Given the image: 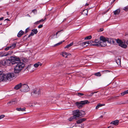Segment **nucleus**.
I'll return each instance as SVG.
<instances>
[{
    "mask_svg": "<svg viewBox=\"0 0 128 128\" xmlns=\"http://www.w3.org/2000/svg\"><path fill=\"white\" fill-rule=\"evenodd\" d=\"M14 76V74L12 73H8L6 75L2 74V72L0 71V81H6L7 80H11Z\"/></svg>",
    "mask_w": 128,
    "mask_h": 128,
    "instance_id": "obj_1",
    "label": "nucleus"
},
{
    "mask_svg": "<svg viewBox=\"0 0 128 128\" xmlns=\"http://www.w3.org/2000/svg\"><path fill=\"white\" fill-rule=\"evenodd\" d=\"M14 68V72L15 74L18 73L20 72L24 68V64L22 62H19L18 63Z\"/></svg>",
    "mask_w": 128,
    "mask_h": 128,
    "instance_id": "obj_2",
    "label": "nucleus"
},
{
    "mask_svg": "<svg viewBox=\"0 0 128 128\" xmlns=\"http://www.w3.org/2000/svg\"><path fill=\"white\" fill-rule=\"evenodd\" d=\"M20 59L18 58L12 57L11 59H7L6 65L10 66L11 64H16V61L19 60Z\"/></svg>",
    "mask_w": 128,
    "mask_h": 128,
    "instance_id": "obj_3",
    "label": "nucleus"
},
{
    "mask_svg": "<svg viewBox=\"0 0 128 128\" xmlns=\"http://www.w3.org/2000/svg\"><path fill=\"white\" fill-rule=\"evenodd\" d=\"M73 114L74 117L76 118L80 116H84L85 114V113L83 111H80L79 110H77L73 111Z\"/></svg>",
    "mask_w": 128,
    "mask_h": 128,
    "instance_id": "obj_4",
    "label": "nucleus"
},
{
    "mask_svg": "<svg viewBox=\"0 0 128 128\" xmlns=\"http://www.w3.org/2000/svg\"><path fill=\"white\" fill-rule=\"evenodd\" d=\"M90 102L88 100H86L84 101H82L80 102H76L75 104L79 108H82L84 105L88 104Z\"/></svg>",
    "mask_w": 128,
    "mask_h": 128,
    "instance_id": "obj_5",
    "label": "nucleus"
},
{
    "mask_svg": "<svg viewBox=\"0 0 128 128\" xmlns=\"http://www.w3.org/2000/svg\"><path fill=\"white\" fill-rule=\"evenodd\" d=\"M40 94V92L39 89L36 88L34 89L31 93L32 95L34 97H37Z\"/></svg>",
    "mask_w": 128,
    "mask_h": 128,
    "instance_id": "obj_6",
    "label": "nucleus"
},
{
    "mask_svg": "<svg viewBox=\"0 0 128 128\" xmlns=\"http://www.w3.org/2000/svg\"><path fill=\"white\" fill-rule=\"evenodd\" d=\"M29 90V88L28 85L26 84H22L21 88H20L21 91L24 92H26Z\"/></svg>",
    "mask_w": 128,
    "mask_h": 128,
    "instance_id": "obj_7",
    "label": "nucleus"
},
{
    "mask_svg": "<svg viewBox=\"0 0 128 128\" xmlns=\"http://www.w3.org/2000/svg\"><path fill=\"white\" fill-rule=\"evenodd\" d=\"M106 42H100L98 44H92V46H101L103 47L106 46Z\"/></svg>",
    "mask_w": 128,
    "mask_h": 128,
    "instance_id": "obj_8",
    "label": "nucleus"
},
{
    "mask_svg": "<svg viewBox=\"0 0 128 128\" xmlns=\"http://www.w3.org/2000/svg\"><path fill=\"white\" fill-rule=\"evenodd\" d=\"M116 42L119 44V45L121 47L124 48H126L127 47V45L125 44L121 40H117Z\"/></svg>",
    "mask_w": 128,
    "mask_h": 128,
    "instance_id": "obj_9",
    "label": "nucleus"
},
{
    "mask_svg": "<svg viewBox=\"0 0 128 128\" xmlns=\"http://www.w3.org/2000/svg\"><path fill=\"white\" fill-rule=\"evenodd\" d=\"M100 40L101 41L100 42H106L108 40V38H105L103 36H101L100 38Z\"/></svg>",
    "mask_w": 128,
    "mask_h": 128,
    "instance_id": "obj_10",
    "label": "nucleus"
},
{
    "mask_svg": "<svg viewBox=\"0 0 128 128\" xmlns=\"http://www.w3.org/2000/svg\"><path fill=\"white\" fill-rule=\"evenodd\" d=\"M115 60L118 65H120V59L119 57L116 56L115 58Z\"/></svg>",
    "mask_w": 128,
    "mask_h": 128,
    "instance_id": "obj_11",
    "label": "nucleus"
},
{
    "mask_svg": "<svg viewBox=\"0 0 128 128\" xmlns=\"http://www.w3.org/2000/svg\"><path fill=\"white\" fill-rule=\"evenodd\" d=\"M22 83H20L19 84L16 85L14 87V89L18 90L20 88H21L22 86Z\"/></svg>",
    "mask_w": 128,
    "mask_h": 128,
    "instance_id": "obj_12",
    "label": "nucleus"
},
{
    "mask_svg": "<svg viewBox=\"0 0 128 128\" xmlns=\"http://www.w3.org/2000/svg\"><path fill=\"white\" fill-rule=\"evenodd\" d=\"M119 121L118 120H116L112 121L110 123V124H113L114 125L116 126L118 125L119 123Z\"/></svg>",
    "mask_w": 128,
    "mask_h": 128,
    "instance_id": "obj_13",
    "label": "nucleus"
},
{
    "mask_svg": "<svg viewBox=\"0 0 128 128\" xmlns=\"http://www.w3.org/2000/svg\"><path fill=\"white\" fill-rule=\"evenodd\" d=\"M24 33V32L22 30H20L18 33L17 36L19 38Z\"/></svg>",
    "mask_w": 128,
    "mask_h": 128,
    "instance_id": "obj_14",
    "label": "nucleus"
},
{
    "mask_svg": "<svg viewBox=\"0 0 128 128\" xmlns=\"http://www.w3.org/2000/svg\"><path fill=\"white\" fill-rule=\"evenodd\" d=\"M86 119L85 118H82L76 121V123L77 124H80L83 122L85 121Z\"/></svg>",
    "mask_w": 128,
    "mask_h": 128,
    "instance_id": "obj_15",
    "label": "nucleus"
},
{
    "mask_svg": "<svg viewBox=\"0 0 128 128\" xmlns=\"http://www.w3.org/2000/svg\"><path fill=\"white\" fill-rule=\"evenodd\" d=\"M17 102L16 100H12L10 101L9 102H8V105H9L10 104H11L9 105H10L11 104H15L17 103Z\"/></svg>",
    "mask_w": 128,
    "mask_h": 128,
    "instance_id": "obj_16",
    "label": "nucleus"
},
{
    "mask_svg": "<svg viewBox=\"0 0 128 128\" xmlns=\"http://www.w3.org/2000/svg\"><path fill=\"white\" fill-rule=\"evenodd\" d=\"M120 12V9H118L114 11V15H116L118 14Z\"/></svg>",
    "mask_w": 128,
    "mask_h": 128,
    "instance_id": "obj_17",
    "label": "nucleus"
},
{
    "mask_svg": "<svg viewBox=\"0 0 128 128\" xmlns=\"http://www.w3.org/2000/svg\"><path fill=\"white\" fill-rule=\"evenodd\" d=\"M6 61L7 59H4V60H2L1 61L0 63L3 65H6Z\"/></svg>",
    "mask_w": 128,
    "mask_h": 128,
    "instance_id": "obj_18",
    "label": "nucleus"
},
{
    "mask_svg": "<svg viewBox=\"0 0 128 128\" xmlns=\"http://www.w3.org/2000/svg\"><path fill=\"white\" fill-rule=\"evenodd\" d=\"M25 108H16V110L19 111H24L25 110Z\"/></svg>",
    "mask_w": 128,
    "mask_h": 128,
    "instance_id": "obj_19",
    "label": "nucleus"
},
{
    "mask_svg": "<svg viewBox=\"0 0 128 128\" xmlns=\"http://www.w3.org/2000/svg\"><path fill=\"white\" fill-rule=\"evenodd\" d=\"M82 46L84 47L88 46V42L87 41L86 42H82L81 44Z\"/></svg>",
    "mask_w": 128,
    "mask_h": 128,
    "instance_id": "obj_20",
    "label": "nucleus"
},
{
    "mask_svg": "<svg viewBox=\"0 0 128 128\" xmlns=\"http://www.w3.org/2000/svg\"><path fill=\"white\" fill-rule=\"evenodd\" d=\"M16 42H14L12 43L10 47L11 49H13L16 46Z\"/></svg>",
    "mask_w": 128,
    "mask_h": 128,
    "instance_id": "obj_21",
    "label": "nucleus"
},
{
    "mask_svg": "<svg viewBox=\"0 0 128 128\" xmlns=\"http://www.w3.org/2000/svg\"><path fill=\"white\" fill-rule=\"evenodd\" d=\"M42 65V64L40 62H38L37 63H36L34 64V66L35 68L38 67L39 65L41 66Z\"/></svg>",
    "mask_w": 128,
    "mask_h": 128,
    "instance_id": "obj_22",
    "label": "nucleus"
},
{
    "mask_svg": "<svg viewBox=\"0 0 128 128\" xmlns=\"http://www.w3.org/2000/svg\"><path fill=\"white\" fill-rule=\"evenodd\" d=\"M105 105V104H98V105L96 106V109H97L101 107L102 106H104Z\"/></svg>",
    "mask_w": 128,
    "mask_h": 128,
    "instance_id": "obj_23",
    "label": "nucleus"
},
{
    "mask_svg": "<svg viewBox=\"0 0 128 128\" xmlns=\"http://www.w3.org/2000/svg\"><path fill=\"white\" fill-rule=\"evenodd\" d=\"M73 44V42L71 43L70 44L67 45L65 47H64L65 48H68Z\"/></svg>",
    "mask_w": 128,
    "mask_h": 128,
    "instance_id": "obj_24",
    "label": "nucleus"
},
{
    "mask_svg": "<svg viewBox=\"0 0 128 128\" xmlns=\"http://www.w3.org/2000/svg\"><path fill=\"white\" fill-rule=\"evenodd\" d=\"M126 94H128V90H126L125 91L123 92L121 94L122 96H124Z\"/></svg>",
    "mask_w": 128,
    "mask_h": 128,
    "instance_id": "obj_25",
    "label": "nucleus"
},
{
    "mask_svg": "<svg viewBox=\"0 0 128 128\" xmlns=\"http://www.w3.org/2000/svg\"><path fill=\"white\" fill-rule=\"evenodd\" d=\"M88 10H84L83 11V14L84 15H86V16L88 15Z\"/></svg>",
    "mask_w": 128,
    "mask_h": 128,
    "instance_id": "obj_26",
    "label": "nucleus"
},
{
    "mask_svg": "<svg viewBox=\"0 0 128 128\" xmlns=\"http://www.w3.org/2000/svg\"><path fill=\"white\" fill-rule=\"evenodd\" d=\"M62 55L63 56L66 58L67 57L68 53L66 52H63Z\"/></svg>",
    "mask_w": 128,
    "mask_h": 128,
    "instance_id": "obj_27",
    "label": "nucleus"
},
{
    "mask_svg": "<svg viewBox=\"0 0 128 128\" xmlns=\"http://www.w3.org/2000/svg\"><path fill=\"white\" fill-rule=\"evenodd\" d=\"M32 31L35 34H36L38 32V31L36 29H32Z\"/></svg>",
    "mask_w": 128,
    "mask_h": 128,
    "instance_id": "obj_28",
    "label": "nucleus"
},
{
    "mask_svg": "<svg viewBox=\"0 0 128 128\" xmlns=\"http://www.w3.org/2000/svg\"><path fill=\"white\" fill-rule=\"evenodd\" d=\"M94 75L95 76H101V74L100 72H98L97 73H95Z\"/></svg>",
    "mask_w": 128,
    "mask_h": 128,
    "instance_id": "obj_29",
    "label": "nucleus"
},
{
    "mask_svg": "<svg viewBox=\"0 0 128 128\" xmlns=\"http://www.w3.org/2000/svg\"><path fill=\"white\" fill-rule=\"evenodd\" d=\"M76 118H75L74 117V116H73L71 117L70 118L68 119V120L69 121H72V120H73L74 119Z\"/></svg>",
    "mask_w": 128,
    "mask_h": 128,
    "instance_id": "obj_30",
    "label": "nucleus"
},
{
    "mask_svg": "<svg viewBox=\"0 0 128 128\" xmlns=\"http://www.w3.org/2000/svg\"><path fill=\"white\" fill-rule=\"evenodd\" d=\"M92 36H86L84 38L85 40H89L91 38H92Z\"/></svg>",
    "mask_w": 128,
    "mask_h": 128,
    "instance_id": "obj_31",
    "label": "nucleus"
},
{
    "mask_svg": "<svg viewBox=\"0 0 128 128\" xmlns=\"http://www.w3.org/2000/svg\"><path fill=\"white\" fill-rule=\"evenodd\" d=\"M87 42H88V44H92L94 43V42L93 41L91 40L87 41Z\"/></svg>",
    "mask_w": 128,
    "mask_h": 128,
    "instance_id": "obj_32",
    "label": "nucleus"
},
{
    "mask_svg": "<svg viewBox=\"0 0 128 128\" xmlns=\"http://www.w3.org/2000/svg\"><path fill=\"white\" fill-rule=\"evenodd\" d=\"M123 10L126 12L128 11V6L124 7L123 9Z\"/></svg>",
    "mask_w": 128,
    "mask_h": 128,
    "instance_id": "obj_33",
    "label": "nucleus"
},
{
    "mask_svg": "<svg viewBox=\"0 0 128 128\" xmlns=\"http://www.w3.org/2000/svg\"><path fill=\"white\" fill-rule=\"evenodd\" d=\"M64 41H63L62 42H62H61L58 43H57V44H55L54 45V46H58V45H60V44H62V42H64Z\"/></svg>",
    "mask_w": 128,
    "mask_h": 128,
    "instance_id": "obj_34",
    "label": "nucleus"
},
{
    "mask_svg": "<svg viewBox=\"0 0 128 128\" xmlns=\"http://www.w3.org/2000/svg\"><path fill=\"white\" fill-rule=\"evenodd\" d=\"M100 41L98 39H96L94 41V43H96V44H98L99 43V42H100Z\"/></svg>",
    "mask_w": 128,
    "mask_h": 128,
    "instance_id": "obj_35",
    "label": "nucleus"
},
{
    "mask_svg": "<svg viewBox=\"0 0 128 128\" xmlns=\"http://www.w3.org/2000/svg\"><path fill=\"white\" fill-rule=\"evenodd\" d=\"M102 72H103V73H106L108 72H110V71L108 70H104L102 71Z\"/></svg>",
    "mask_w": 128,
    "mask_h": 128,
    "instance_id": "obj_36",
    "label": "nucleus"
},
{
    "mask_svg": "<svg viewBox=\"0 0 128 128\" xmlns=\"http://www.w3.org/2000/svg\"><path fill=\"white\" fill-rule=\"evenodd\" d=\"M77 95L79 96H81L84 95V94L82 93H78Z\"/></svg>",
    "mask_w": 128,
    "mask_h": 128,
    "instance_id": "obj_37",
    "label": "nucleus"
},
{
    "mask_svg": "<svg viewBox=\"0 0 128 128\" xmlns=\"http://www.w3.org/2000/svg\"><path fill=\"white\" fill-rule=\"evenodd\" d=\"M32 12L35 14L36 13L37 10L36 9L33 10H32Z\"/></svg>",
    "mask_w": 128,
    "mask_h": 128,
    "instance_id": "obj_38",
    "label": "nucleus"
},
{
    "mask_svg": "<svg viewBox=\"0 0 128 128\" xmlns=\"http://www.w3.org/2000/svg\"><path fill=\"white\" fill-rule=\"evenodd\" d=\"M10 48V46H9L5 48L4 50H5L7 51Z\"/></svg>",
    "mask_w": 128,
    "mask_h": 128,
    "instance_id": "obj_39",
    "label": "nucleus"
},
{
    "mask_svg": "<svg viewBox=\"0 0 128 128\" xmlns=\"http://www.w3.org/2000/svg\"><path fill=\"white\" fill-rule=\"evenodd\" d=\"M5 117V115H4L2 114L0 116V119L3 118Z\"/></svg>",
    "mask_w": 128,
    "mask_h": 128,
    "instance_id": "obj_40",
    "label": "nucleus"
},
{
    "mask_svg": "<svg viewBox=\"0 0 128 128\" xmlns=\"http://www.w3.org/2000/svg\"><path fill=\"white\" fill-rule=\"evenodd\" d=\"M40 22H39V21H37L36 22H35L34 23V24H40Z\"/></svg>",
    "mask_w": 128,
    "mask_h": 128,
    "instance_id": "obj_41",
    "label": "nucleus"
},
{
    "mask_svg": "<svg viewBox=\"0 0 128 128\" xmlns=\"http://www.w3.org/2000/svg\"><path fill=\"white\" fill-rule=\"evenodd\" d=\"M29 27L28 28L26 29L25 31L26 33L28 32L29 30Z\"/></svg>",
    "mask_w": 128,
    "mask_h": 128,
    "instance_id": "obj_42",
    "label": "nucleus"
},
{
    "mask_svg": "<svg viewBox=\"0 0 128 128\" xmlns=\"http://www.w3.org/2000/svg\"><path fill=\"white\" fill-rule=\"evenodd\" d=\"M55 34H53L51 36V39H53L54 38V37L55 36Z\"/></svg>",
    "mask_w": 128,
    "mask_h": 128,
    "instance_id": "obj_43",
    "label": "nucleus"
},
{
    "mask_svg": "<svg viewBox=\"0 0 128 128\" xmlns=\"http://www.w3.org/2000/svg\"><path fill=\"white\" fill-rule=\"evenodd\" d=\"M43 27V25L42 24H40L38 26V28H42Z\"/></svg>",
    "mask_w": 128,
    "mask_h": 128,
    "instance_id": "obj_44",
    "label": "nucleus"
},
{
    "mask_svg": "<svg viewBox=\"0 0 128 128\" xmlns=\"http://www.w3.org/2000/svg\"><path fill=\"white\" fill-rule=\"evenodd\" d=\"M119 96H113V97L114 99H116L117 98V97H118Z\"/></svg>",
    "mask_w": 128,
    "mask_h": 128,
    "instance_id": "obj_45",
    "label": "nucleus"
},
{
    "mask_svg": "<svg viewBox=\"0 0 128 128\" xmlns=\"http://www.w3.org/2000/svg\"><path fill=\"white\" fill-rule=\"evenodd\" d=\"M97 92H92L91 94L89 96H92V95L94 94V93H97Z\"/></svg>",
    "mask_w": 128,
    "mask_h": 128,
    "instance_id": "obj_46",
    "label": "nucleus"
},
{
    "mask_svg": "<svg viewBox=\"0 0 128 128\" xmlns=\"http://www.w3.org/2000/svg\"><path fill=\"white\" fill-rule=\"evenodd\" d=\"M104 30V29L103 28H100V29L99 30V31L100 32H101L103 31Z\"/></svg>",
    "mask_w": 128,
    "mask_h": 128,
    "instance_id": "obj_47",
    "label": "nucleus"
},
{
    "mask_svg": "<svg viewBox=\"0 0 128 128\" xmlns=\"http://www.w3.org/2000/svg\"><path fill=\"white\" fill-rule=\"evenodd\" d=\"M44 20L43 19H42L39 20V22H43V21H44Z\"/></svg>",
    "mask_w": 128,
    "mask_h": 128,
    "instance_id": "obj_48",
    "label": "nucleus"
},
{
    "mask_svg": "<svg viewBox=\"0 0 128 128\" xmlns=\"http://www.w3.org/2000/svg\"><path fill=\"white\" fill-rule=\"evenodd\" d=\"M34 34L32 32L30 34V35H31L32 36H33Z\"/></svg>",
    "mask_w": 128,
    "mask_h": 128,
    "instance_id": "obj_49",
    "label": "nucleus"
},
{
    "mask_svg": "<svg viewBox=\"0 0 128 128\" xmlns=\"http://www.w3.org/2000/svg\"><path fill=\"white\" fill-rule=\"evenodd\" d=\"M61 30H60V31H58V32H57L56 34V38H57V34H58V33L60 32Z\"/></svg>",
    "mask_w": 128,
    "mask_h": 128,
    "instance_id": "obj_50",
    "label": "nucleus"
},
{
    "mask_svg": "<svg viewBox=\"0 0 128 128\" xmlns=\"http://www.w3.org/2000/svg\"><path fill=\"white\" fill-rule=\"evenodd\" d=\"M3 18H4L3 17H2L1 18H0V21L3 20Z\"/></svg>",
    "mask_w": 128,
    "mask_h": 128,
    "instance_id": "obj_51",
    "label": "nucleus"
},
{
    "mask_svg": "<svg viewBox=\"0 0 128 128\" xmlns=\"http://www.w3.org/2000/svg\"><path fill=\"white\" fill-rule=\"evenodd\" d=\"M114 99L113 98V96L112 97H111L110 98V99H111V100H112V99Z\"/></svg>",
    "mask_w": 128,
    "mask_h": 128,
    "instance_id": "obj_52",
    "label": "nucleus"
},
{
    "mask_svg": "<svg viewBox=\"0 0 128 128\" xmlns=\"http://www.w3.org/2000/svg\"><path fill=\"white\" fill-rule=\"evenodd\" d=\"M88 4L87 3H86V4H85V6H88Z\"/></svg>",
    "mask_w": 128,
    "mask_h": 128,
    "instance_id": "obj_53",
    "label": "nucleus"
},
{
    "mask_svg": "<svg viewBox=\"0 0 128 128\" xmlns=\"http://www.w3.org/2000/svg\"><path fill=\"white\" fill-rule=\"evenodd\" d=\"M103 117V116L102 115L100 116V118H102Z\"/></svg>",
    "mask_w": 128,
    "mask_h": 128,
    "instance_id": "obj_54",
    "label": "nucleus"
},
{
    "mask_svg": "<svg viewBox=\"0 0 128 128\" xmlns=\"http://www.w3.org/2000/svg\"><path fill=\"white\" fill-rule=\"evenodd\" d=\"M30 36H31V35H30V34L28 36V38H29Z\"/></svg>",
    "mask_w": 128,
    "mask_h": 128,
    "instance_id": "obj_55",
    "label": "nucleus"
},
{
    "mask_svg": "<svg viewBox=\"0 0 128 128\" xmlns=\"http://www.w3.org/2000/svg\"><path fill=\"white\" fill-rule=\"evenodd\" d=\"M107 128H113V127H108Z\"/></svg>",
    "mask_w": 128,
    "mask_h": 128,
    "instance_id": "obj_56",
    "label": "nucleus"
},
{
    "mask_svg": "<svg viewBox=\"0 0 128 128\" xmlns=\"http://www.w3.org/2000/svg\"><path fill=\"white\" fill-rule=\"evenodd\" d=\"M8 54H6V55H4V56H8Z\"/></svg>",
    "mask_w": 128,
    "mask_h": 128,
    "instance_id": "obj_57",
    "label": "nucleus"
},
{
    "mask_svg": "<svg viewBox=\"0 0 128 128\" xmlns=\"http://www.w3.org/2000/svg\"><path fill=\"white\" fill-rule=\"evenodd\" d=\"M66 20V18H65L64 19L63 21H65Z\"/></svg>",
    "mask_w": 128,
    "mask_h": 128,
    "instance_id": "obj_58",
    "label": "nucleus"
},
{
    "mask_svg": "<svg viewBox=\"0 0 128 128\" xmlns=\"http://www.w3.org/2000/svg\"><path fill=\"white\" fill-rule=\"evenodd\" d=\"M126 43L127 44H128V41H127L126 42Z\"/></svg>",
    "mask_w": 128,
    "mask_h": 128,
    "instance_id": "obj_59",
    "label": "nucleus"
},
{
    "mask_svg": "<svg viewBox=\"0 0 128 128\" xmlns=\"http://www.w3.org/2000/svg\"><path fill=\"white\" fill-rule=\"evenodd\" d=\"M27 16H30V15H29V14H27Z\"/></svg>",
    "mask_w": 128,
    "mask_h": 128,
    "instance_id": "obj_60",
    "label": "nucleus"
},
{
    "mask_svg": "<svg viewBox=\"0 0 128 128\" xmlns=\"http://www.w3.org/2000/svg\"><path fill=\"white\" fill-rule=\"evenodd\" d=\"M111 99H110V98H109L108 99V100H111Z\"/></svg>",
    "mask_w": 128,
    "mask_h": 128,
    "instance_id": "obj_61",
    "label": "nucleus"
},
{
    "mask_svg": "<svg viewBox=\"0 0 128 128\" xmlns=\"http://www.w3.org/2000/svg\"><path fill=\"white\" fill-rule=\"evenodd\" d=\"M108 10H108L106 11V12H107L108 11Z\"/></svg>",
    "mask_w": 128,
    "mask_h": 128,
    "instance_id": "obj_62",
    "label": "nucleus"
},
{
    "mask_svg": "<svg viewBox=\"0 0 128 128\" xmlns=\"http://www.w3.org/2000/svg\"><path fill=\"white\" fill-rule=\"evenodd\" d=\"M6 20H9L8 19V18H7V19H6Z\"/></svg>",
    "mask_w": 128,
    "mask_h": 128,
    "instance_id": "obj_63",
    "label": "nucleus"
},
{
    "mask_svg": "<svg viewBox=\"0 0 128 128\" xmlns=\"http://www.w3.org/2000/svg\"><path fill=\"white\" fill-rule=\"evenodd\" d=\"M8 12H7V14H8Z\"/></svg>",
    "mask_w": 128,
    "mask_h": 128,
    "instance_id": "obj_64",
    "label": "nucleus"
}]
</instances>
